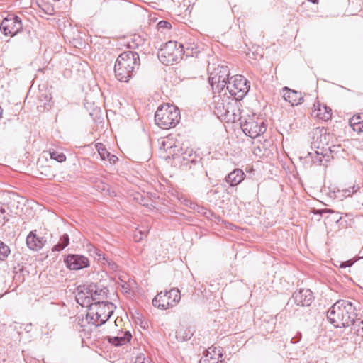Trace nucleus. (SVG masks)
I'll return each mask as SVG.
<instances>
[{
  "mask_svg": "<svg viewBox=\"0 0 363 363\" xmlns=\"http://www.w3.org/2000/svg\"><path fill=\"white\" fill-rule=\"evenodd\" d=\"M49 154L51 159H53L59 162L65 161L66 156L62 152H59L53 149L49 150Z\"/></svg>",
  "mask_w": 363,
  "mask_h": 363,
  "instance_id": "23",
  "label": "nucleus"
},
{
  "mask_svg": "<svg viewBox=\"0 0 363 363\" xmlns=\"http://www.w3.org/2000/svg\"><path fill=\"white\" fill-rule=\"evenodd\" d=\"M311 116L323 121H327L332 117V110L330 107L323 105L319 101H317L313 105Z\"/></svg>",
  "mask_w": 363,
  "mask_h": 363,
  "instance_id": "14",
  "label": "nucleus"
},
{
  "mask_svg": "<svg viewBox=\"0 0 363 363\" xmlns=\"http://www.w3.org/2000/svg\"><path fill=\"white\" fill-rule=\"evenodd\" d=\"M109 265L112 269H116L117 268V265L114 262H113L112 264L109 263Z\"/></svg>",
  "mask_w": 363,
  "mask_h": 363,
  "instance_id": "41",
  "label": "nucleus"
},
{
  "mask_svg": "<svg viewBox=\"0 0 363 363\" xmlns=\"http://www.w3.org/2000/svg\"><path fill=\"white\" fill-rule=\"evenodd\" d=\"M108 290L106 288L103 289H96L95 291L91 292V296H85V294L83 292H79L77 297V302L80 303V300L82 301L81 303L82 305H84L85 303H89L90 301H96L99 300L101 298H104L106 296Z\"/></svg>",
  "mask_w": 363,
  "mask_h": 363,
  "instance_id": "16",
  "label": "nucleus"
},
{
  "mask_svg": "<svg viewBox=\"0 0 363 363\" xmlns=\"http://www.w3.org/2000/svg\"><path fill=\"white\" fill-rule=\"evenodd\" d=\"M230 73L229 69L227 66H220L218 67L213 73H211V77H209V81H213V82H220L222 83L223 81H229Z\"/></svg>",
  "mask_w": 363,
  "mask_h": 363,
  "instance_id": "18",
  "label": "nucleus"
},
{
  "mask_svg": "<svg viewBox=\"0 0 363 363\" xmlns=\"http://www.w3.org/2000/svg\"><path fill=\"white\" fill-rule=\"evenodd\" d=\"M315 153L317 154V157H318V158H317L315 160H313V162H318L321 163L322 162V158L320 157H318L319 152L318 151H316Z\"/></svg>",
  "mask_w": 363,
  "mask_h": 363,
  "instance_id": "40",
  "label": "nucleus"
},
{
  "mask_svg": "<svg viewBox=\"0 0 363 363\" xmlns=\"http://www.w3.org/2000/svg\"><path fill=\"white\" fill-rule=\"evenodd\" d=\"M329 134L327 133V130L322 128H316L313 130V143L315 146L319 148H324L325 145H328Z\"/></svg>",
  "mask_w": 363,
  "mask_h": 363,
  "instance_id": "17",
  "label": "nucleus"
},
{
  "mask_svg": "<svg viewBox=\"0 0 363 363\" xmlns=\"http://www.w3.org/2000/svg\"><path fill=\"white\" fill-rule=\"evenodd\" d=\"M160 144V148H163L164 151H167L168 149L173 147L172 142L168 139H163Z\"/></svg>",
  "mask_w": 363,
  "mask_h": 363,
  "instance_id": "30",
  "label": "nucleus"
},
{
  "mask_svg": "<svg viewBox=\"0 0 363 363\" xmlns=\"http://www.w3.org/2000/svg\"><path fill=\"white\" fill-rule=\"evenodd\" d=\"M237 102H228L225 104L219 96L214 97V108L213 113L219 118H224L230 120V116H233V120L235 121L238 116L235 113V110L239 111L237 107Z\"/></svg>",
  "mask_w": 363,
  "mask_h": 363,
  "instance_id": "9",
  "label": "nucleus"
},
{
  "mask_svg": "<svg viewBox=\"0 0 363 363\" xmlns=\"http://www.w3.org/2000/svg\"><path fill=\"white\" fill-rule=\"evenodd\" d=\"M132 335L130 331L121 332L117 336H108L107 340L115 346H122L131 340Z\"/></svg>",
  "mask_w": 363,
  "mask_h": 363,
  "instance_id": "19",
  "label": "nucleus"
},
{
  "mask_svg": "<svg viewBox=\"0 0 363 363\" xmlns=\"http://www.w3.org/2000/svg\"><path fill=\"white\" fill-rule=\"evenodd\" d=\"M354 330L357 335L363 337V320H359V324L355 325Z\"/></svg>",
  "mask_w": 363,
  "mask_h": 363,
  "instance_id": "33",
  "label": "nucleus"
},
{
  "mask_svg": "<svg viewBox=\"0 0 363 363\" xmlns=\"http://www.w3.org/2000/svg\"><path fill=\"white\" fill-rule=\"evenodd\" d=\"M181 333L182 330L176 332V337L178 340V341H185L191 337V334L189 333L187 334L186 336H184L181 335Z\"/></svg>",
  "mask_w": 363,
  "mask_h": 363,
  "instance_id": "34",
  "label": "nucleus"
},
{
  "mask_svg": "<svg viewBox=\"0 0 363 363\" xmlns=\"http://www.w3.org/2000/svg\"><path fill=\"white\" fill-rule=\"evenodd\" d=\"M357 316L353 303L339 300L328 311L327 318L336 328H345L355 323Z\"/></svg>",
  "mask_w": 363,
  "mask_h": 363,
  "instance_id": "1",
  "label": "nucleus"
},
{
  "mask_svg": "<svg viewBox=\"0 0 363 363\" xmlns=\"http://www.w3.org/2000/svg\"><path fill=\"white\" fill-rule=\"evenodd\" d=\"M292 298L297 306H308L313 302V296L310 289H301L293 294Z\"/></svg>",
  "mask_w": 363,
  "mask_h": 363,
  "instance_id": "12",
  "label": "nucleus"
},
{
  "mask_svg": "<svg viewBox=\"0 0 363 363\" xmlns=\"http://www.w3.org/2000/svg\"><path fill=\"white\" fill-rule=\"evenodd\" d=\"M228 82L227 90L234 96L236 102L242 100L250 90L249 82L242 75L231 77Z\"/></svg>",
  "mask_w": 363,
  "mask_h": 363,
  "instance_id": "7",
  "label": "nucleus"
},
{
  "mask_svg": "<svg viewBox=\"0 0 363 363\" xmlns=\"http://www.w3.org/2000/svg\"><path fill=\"white\" fill-rule=\"evenodd\" d=\"M22 28L21 18L13 13L8 14L0 24V30L5 35L14 36L22 30Z\"/></svg>",
  "mask_w": 363,
  "mask_h": 363,
  "instance_id": "10",
  "label": "nucleus"
},
{
  "mask_svg": "<svg viewBox=\"0 0 363 363\" xmlns=\"http://www.w3.org/2000/svg\"><path fill=\"white\" fill-rule=\"evenodd\" d=\"M239 119L242 131L246 135L252 138H255L266 131L267 126L262 118H257V120H255L253 116L248 118L240 117Z\"/></svg>",
  "mask_w": 363,
  "mask_h": 363,
  "instance_id": "8",
  "label": "nucleus"
},
{
  "mask_svg": "<svg viewBox=\"0 0 363 363\" xmlns=\"http://www.w3.org/2000/svg\"><path fill=\"white\" fill-rule=\"evenodd\" d=\"M282 94L284 100L292 106L301 104L303 101V96L301 92L291 89L287 86L282 89Z\"/></svg>",
  "mask_w": 363,
  "mask_h": 363,
  "instance_id": "15",
  "label": "nucleus"
},
{
  "mask_svg": "<svg viewBox=\"0 0 363 363\" xmlns=\"http://www.w3.org/2000/svg\"><path fill=\"white\" fill-rule=\"evenodd\" d=\"M359 189V187H357L355 186H351V187H349V188H347V189H343L342 190V193H343V196L345 197H347V196H351L352 194H353L354 192H356L357 190Z\"/></svg>",
  "mask_w": 363,
  "mask_h": 363,
  "instance_id": "29",
  "label": "nucleus"
},
{
  "mask_svg": "<svg viewBox=\"0 0 363 363\" xmlns=\"http://www.w3.org/2000/svg\"><path fill=\"white\" fill-rule=\"evenodd\" d=\"M135 363H154L149 358H146L143 354L137 356Z\"/></svg>",
  "mask_w": 363,
  "mask_h": 363,
  "instance_id": "31",
  "label": "nucleus"
},
{
  "mask_svg": "<svg viewBox=\"0 0 363 363\" xmlns=\"http://www.w3.org/2000/svg\"><path fill=\"white\" fill-rule=\"evenodd\" d=\"M196 166H197L198 169H199V170H201V172H202L201 167L200 166V164H197Z\"/></svg>",
  "mask_w": 363,
  "mask_h": 363,
  "instance_id": "44",
  "label": "nucleus"
},
{
  "mask_svg": "<svg viewBox=\"0 0 363 363\" xmlns=\"http://www.w3.org/2000/svg\"><path fill=\"white\" fill-rule=\"evenodd\" d=\"M67 267L72 270H79L89 265V259L81 255H68L65 259Z\"/></svg>",
  "mask_w": 363,
  "mask_h": 363,
  "instance_id": "11",
  "label": "nucleus"
},
{
  "mask_svg": "<svg viewBox=\"0 0 363 363\" xmlns=\"http://www.w3.org/2000/svg\"><path fill=\"white\" fill-rule=\"evenodd\" d=\"M180 299V291L178 289H172L168 291L157 294L152 300V305L162 310H165L176 306Z\"/></svg>",
  "mask_w": 363,
  "mask_h": 363,
  "instance_id": "6",
  "label": "nucleus"
},
{
  "mask_svg": "<svg viewBox=\"0 0 363 363\" xmlns=\"http://www.w3.org/2000/svg\"><path fill=\"white\" fill-rule=\"evenodd\" d=\"M245 173L240 169H235L228 174L225 182L231 186H235L242 182L245 178Z\"/></svg>",
  "mask_w": 363,
  "mask_h": 363,
  "instance_id": "20",
  "label": "nucleus"
},
{
  "mask_svg": "<svg viewBox=\"0 0 363 363\" xmlns=\"http://www.w3.org/2000/svg\"><path fill=\"white\" fill-rule=\"evenodd\" d=\"M46 242V238L38 235L36 230L31 231L26 238L27 246L30 250L35 251L40 250L45 245Z\"/></svg>",
  "mask_w": 363,
  "mask_h": 363,
  "instance_id": "13",
  "label": "nucleus"
},
{
  "mask_svg": "<svg viewBox=\"0 0 363 363\" xmlns=\"http://www.w3.org/2000/svg\"><path fill=\"white\" fill-rule=\"evenodd\" d=\"M69 244V237L67 233H64L60 236L58 242L52 248V252H60L63 250Z\"/></svg>",
  "mask_w": 363,
  "mask_h": 363,
  "instance_id": "21",
  "label": "nucleus"
},
{
  "mask_svg": "<svg viewBox=\"0 0 363 363\" xmlns=\"http://www.w3.org/2000/svg\"><path fill=\"white\" fill-rule=\"evenodd\" d=\"M301 333H298L296 334V335L294 337L292 338L291 342L292 343H296V342H298L301 340Z\"/></svg>",
  "mask_w": 363,
  "mask_h": 363,
  "instance_id": "36",
  "label": "nucleus"
},
{
  "mask_svg": "<svg viewBox=\"0 0 363 363\" xmlns=\"http://www.w3.org/2000/svg\"><path fill=\"white\" fill-rule=\"evenodd\" d=\"M140 236H138V235H135L134 238L136 242H140L143 239V233L141 231L139 232Z\"/></svg>",
  "mask_w": 363,
  "mask_h": 363,
  "instance_id": "38",
  "label": "nucleus"
},
{
  "mask_svg": "<svg viewBox=\"0 0 363 363\" xmlns=\"http://www.w3.org/2000/svg\"><path fill=\"white\" fill-rule=\"evenodd\" d=\"M350 123L354 131L363 132V116H353Z\"/></svg>",
  "mask_w": 363,
  "mask_h": 363,
  "instance_id": "22",
  "label": "nucleus"
},
{
  "mask_svg": "<svg viewBox=\"0 0 363 363\" xmlns=\"http://www.w3.org/2000/svg\"><path fill=\"white\" fill-rule=\"evenodd\" d=\"M106 160H108L110 162V163L113 164L116 162V161L118 160V157L116 155H111L110 153L109 157L106 158Z\"/></svg>",
  "mask_w": 363,
  "mask_h": 363,
  "instance_id": "35",
  "label": "nucleus"
},
{
  "mask_svg": "<svg viewBox=\"0 0 363 363\" xmlns=\"http://www.w3.org/2000/svg\"><path fill=\"white\" fill-rule=\"evenodd\" d=\"M209 82L211 84V86H212L213 90L215 92H218V93H220V91H222L225 89V87L227 88V86L228 84V81H223V83L221 82H213V81H209Z\"/></svg>",
  "mask_w": 363,
  "mask_h": 363,
  "instance_id": "24",
  "label": "nucleus"
},
{
  "mask_svg": "<svg viewBox=\"0 0 363 363\" xmlns=\"http://www.w3.org/2000/svg\"><path fill=\"white\" fill-rule=\"evenodd\" d=\"M53 8L52 7H50V6H48L46 9H43V11L48 13V14H50V15H52V12H53Z\"/></svg>",
  "mask_w": 363,
  "mask_h": 363,
  "instance_id": "37",
  "label": "nucleus"
},
{
  "mask_svg": "<svg viewBox=\"0 0 363 363\" xmlns=\"http://www.w3.org/2000/svg\"><path fill=\"white\" fill-rule=\"evenodd\" d=\"M9 220V213L6 211V206L0 203V225H4Z\"/></svg>",
  "mask_w": 363,
  "mask_h": 363,
  "instance_id": "28",
  "label": "nucleus"
},
{
  "mask_svg": "<svg viewBox=\"0 0 363 363\" xmlns=\"http://www.w3.org/2000/svg\"><path fill=\"white\" fill-rule=\"evenodd\" d=\"M179 120V110L173 105H162L157 108L155 114L156 124L163 129H169L174 127Z\"/></svg>",
  "mask_w": 363,
  "mask_h": 363,
  "instance_id": "4",
  "label": "nucleus"
},
{
  "mask_svg": "<svg viewBox=\"0 0 363 363\" xmlns=\"http://www.w3.org/2000/svg\"><path fill=\"white\" fill-rule=\"evenodd\" d=\"M218 358L215 357L206 355L204 358H202L199 363H221V361H219V358L222 357V354L220 353V349L218 350V352L217 354Z\"/></svg>",
  "mask_w": 363,
  "mask_h": 363,
  "instance_id": "25",
  "label": "nucleus"
},
{
  "mask_svg": "<svg viewBox=\"0 0 363 363\" xmlns=\"http://www.w3.org/2000/svg\"><path fill=\"white\" fill-rule=\"evenodd\" d=\"M351 263L350 261L345 262L341 264V267H347L351 266Z\"/></svg>",
  "mask_w": 363,
  "mask_h": 363,
  "instance_id": "39",
  "label": "nucleus"
},
{
  "mask_svg": "<svg viewBox=\"0 0 363 363\" xmlns=\"http://www.w3.org/2000/svg\"><path fill=\"white\" fill-rule=\"evenodd\" d=\"M10 254V248L2 241H0V260H4Z\"/></svg>",
  "mask_w": 363,
  "mask_h": 363,
  "instance_id": "27",
  "label": "nucleus"
},
{
  "mask_svg": "<svg viewBox=\"0 0 363 363\" xmlns=\"http://www.w3.org/2000/svg\"><path fill=\"white\" fill-rule=\"evenodd\" d=\"M89 311L86 319L89 323H91L96 327L104 324L112 315L116 306L109 301H100L88 303Z\"/></svg>",
  "mask_w": 363,
  "mask_h": 363,
  "instance_id": "3",
  "label": "nucleus"
},
{
  "mask_svg": "<svg viewBox=\"0 0 363 363\" xmlns=\"http://www.w3.org/2000/svg\"><path fill=\"white\" fill-rule=\"evenodd\" d=\"M171 28V24L169 22L167 21H160L157 23V28L158 30H164V29H169Z\"/></svg>",
  "mask_w": 363,
  "mask_h": 363,
  "instance_id": "32",
  "label": "nucleus"
},
{
  "mask_svg": "<svg viewBox=\"0 0 363 363\" xmlns=\"http://www.w3.org/2000/svg\"><path fill=\"white\" fill-rule=\"evenodd\" d=\"M2 113H3V110H2L1 107L0 106V118L2 116Z\"/></svg>",
  "mask_w": 363,
  "mask_h": 363,
  "instance_id": "42",
  "label": "nucleus"
},
{
  "mask_svg": "<svg viewBox=\"0 0 363 363\" xmlns=\"http://www.w3.org/2000/svg\"><path fill=\"white\" fill-rule=\"evenodd\" d=\"M139 55L133 51L121 53L117 58L114 65L116 77L121 82H127L139 68Z\"/></svg>",
  "mask_w": 363,
  "mask_h": 363,
  "instance_id": "2",
  "label": "nucleus"
},
{
  "mask_svg": "<svg viewBox=\"0 0 363 363\" xmlns=\"http://www.w3.org/2000/svg\"><path fill=\"white\" fill-rule=\"evenodd\" d=\"M308 1L312 3H317L318 0H308Z\"/></svg>",
  "mask_w": 363,
  "mask_h": 363,
  "instance_id": "43",
  "label": "nucleus"
},
{
  "mask_svg": "<svg viewBox=\"0 0 363 363\" xmlns=\"http://www.w3.org/2000/svg\"><path fill=\"white\" fill-rule=\"evenodd\" d=\"M184 53V46L182 43L169 41L159 50L158 58L162 64H173L181 58Z\"/></svg>",
  "mask_w": 363,
  "mask_h": 363,
  "instance_id": "5",
  "label": "nucleus"
},
{
  "mask_svg": "<svg viewBox=\"0 0 363 363\" xmlns=\"http://www.w3.org/2000/svg\"><path fill=\"white\" fill-rule=\"evenodd\" d=\"M96 147L98 150L99 154L100 155L101 158L103 160H106V158L109 157L110 152L106 150V148L102 143H97L96 145Z\"/></svg>",
  "mask_w": 363,
  "mask_h": 363,
  "instance_id": "26",
  "label": "nucleus"
}]
</instances>
